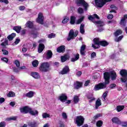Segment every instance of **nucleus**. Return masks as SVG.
Segmentation results:
<instances>
[{"label":"nucleus","instance_id":"nucleus-1","mask_svg":"<svg viewBox=\"0 0 127 127\" xmlns=\"http://www.w3.org/2000/svg\"><path fill=\"white\" fill-rule=\"evenodd\" d=\"M111 80H116L117 79V73L115 71H111L110 72H105L104 73V78L105 79V83H100L98 85H95L94 89L95 91H99L101 89H105L106 85L110 83V78Z\"/></svg>","mask_w":127,"mask_h":127},{"label":"nucleus","instance_id":"nucleus-2","mask_svg":"<svg viewBox=\"0 0 127 127\" xmlns=\"http://www.w3.org/2000/svg\"><path fill=\"white\" fill-rule=\"evenodd\" d=\"M95 18L99 19L100 17H99V16L97 15V14H94L93 16L90 15L88 17V19L89 20H91V21H92L93 23H95V24H98L97 25V27H102V26H104V25H105V23L103 22V21H94Z\"/></svg>","mask_w":127,"mask_h":127},{"label":"nucleus","instance_id":"nucleus-3","mask_svg":"<svg viewBox=\"0 0 127 127\" xmlns=\"http://www.w3.org/2000/svg\"><path fill=\"white\" fill-rule=\"evenodd\" d=\"M50 64L48 62L43 63L39 67V70L41 72H48L50 70Z\"/></svg>","mask_w":127,"mask_h":127},{"label":"nucleus","instance_id":"nucleus-4","mask_svg":"<svg viewBox=\"0 0 127 127\" xmlns=\"http://www.w3.org/2000/svg\"><path fill=\"white\" fill-rule=\"evenodd\" d=\"M74 121H75V124L77 125V127H81V126L84 125L85 118L82 116H79L76 117Z\"/></svg>","mask_w":127,"mask_h":127},{"label":"nucleus","instance_id":"nucleus-5","mask_svg":"<svg viewBox=\"0 0 127 127\" xmlns=\"http://www.w3.org/2000/svg\"><path fill=\"white\" fill-rule=\"evenodd\" d=\"M94 44L96 45H101V46H107L109 45V43H108L106 41H100V39L99 38H95L93 40Z\"/></svg>","mask_w":127,"mask_h":127},{"label":"nucleus","instance_id":"nucleus-6","mask_svg":"<svg viewBox=\"0 0 127 127\" xmlns=\"http://www.w3.org/2000/svg\"><path fill=\"white\" fill-rule=\"evenodd\" d=\"M78 33L79 32L77 30L74 33L72 29L70 30L68 34V37L67 38V41H70L71 39H74V37H76Z\"/></svg>","mask_w":127,"mask_h":127},{"label":"nucleus","instance_id":"nucleus-7","mask_svg":"<svg viewBox=\"0 0 127 127\" xmlns=\"http://www.w3.org/2000/svg\"><path fill=\"white\" fill-rule=\"evenodd\" d=\"M120 75L122 76V78H121V82L123 83H126L127 80V69H122L120 71Z\"/></svg>","mask_w":127,"mask_h":127},{"label":"nucleus","instance_id":"nucleus-8","mask_svg":"<svg viewBox=\"0 0 127 127\" xmlns=\"http://www.w3.org/2000/svg\"><path fill=\"white\" fill-rule=\"evenodd\" d=\"M75 3H76L77 6L83 5L85 10H87V8L89 6L88 3H87L84 0H76Z\"/></svg>","mask_w":127,"mask_h":127},{"label":"nucleus","instance_id":"nucleus-9","mask_svg":"<svg viewBox=\"0 0 127 127\" xmlns=\"http://www.w3.org/2000/svg\"><path fill=\"white\" fill-rule=\"evenodd\" d=\"M112 0H95V4L97 7H103L104 4H105V1L107 2L111 1Z\"/></svg>","mask_w":127,"mask_h":127},{"label":"nucleus","instance_id":"nucleus-10","mask_svg":"<svg viewBox=\"0 0 127 127\" xmlns=\"http://www.w3.org/2000/svg\"><path fill=\"white\" fill-rule=\"evenodd\" d=\"M44 20V17H43V14L42 13L40 12L38 14V18L36 19L37 22L38 23H40V24H43Z\"/></svg>","mask_w":127,"mask_h":127},{"label":"nucleus","instance_id":"nucleus-11","mask_svg":"<svg viewBox=\"0 0 127 127\" xmlns=\"http://www.w3.org/2000/svg\"><path fill=\"white\" fill-rule=\"evenodd\" d=\"M59 100H60L62 103H65L68 100V97L66 94L63 93L59 97Z\"/></svg>","mask_w":127,"mask_h":127},{"label":"nucleus","instance_id":"nucleus-12","mask_svg":"<svg viewBox=\"0 0 127 127\" xmlns=\"http://www.w3.org/2000/svg\"><path fill=\"white\" fill-rule=\"evenodd\" d=\"M31 108L28 106H25L20 108V111L23 114H28L30 111Z\"/></svg>","mask_w":127,"mask_h":127},{"label":"nucleus","instance_id":"nucleus-13","mask_svg":"<svg viewBox=\"0 0 127 127\" xmlns=\"http://www.w3.org/2000/svg\"><path fill=\"white\" fill-rule=\"evenodd\" d=\"M69 71L70 69H69V66H65L60 72V74H61L62 75H65V74H68Z\"/></svg>","mask_w":127,"mask_h":127},{"label":"nucleus","instance_id":"nucleus-14","mask_svg":"<svg viewBox=\"0 0 127 127\" xmlns=\"http://www.w3.org/2000/svg\"><path fill=\"white\" fill-rule=\"evenodd\" d=\"M57 52L62 53L65 52V46H61L57 49Z\"/></svg>","mask_w":127,"mask_h":127},{"label":"nucleus","instance_id":"nucleus-15","mask_svg":"<svg viewBox=\"0 0 127 127\" xmlns=\"http://www.w3.org/2000/svg\"><path fill=\"white\" fill-rule=\"evenodd\" d=\"M85 49H86V45H82L80 48V54L85 56Z\"/></svg>","mask_w":127,"mask_h":127},{"label":"nucleus","instance_id":"nucleus-16","mask_svg":"<svg viewBox=\"0 0 127 127\" xmlns=\"http://www.w3.org/2000/svg\"><path fill=\"white\" fill-rule=\"evenodd\" d=\"M100 106H102V102H101V100L100 99H98L95 103V109L96 110H98V108Z\"/></svg>","mask_w":127,"mask_h":127},{"label":"nucleus","instance_id":"nucleus-17","mask_svg":"<svg viewBox=\"0 0 127 127\" xmlns=\"http://www.w3.org/2000/svg\"><path fill=\"white\" fill-rule=\"evenodd\" d=\"M31 75L35 79H39L40 78V75L37 72H32Z\"/></svg>","mask_w":127,"mask_h":127},{"label":"nucleus","instance_id":"nucleus-18","mask_svg":"<svg viewBox=\"0 0 127 127\" xmlns=\"http://www.w3.org/2000/svg\"><path fill=\"white\" fill-rule=\"evenodd\" d=\"M85 25L84 24H81L80 26L79 31L81 34H84L85 33Z\"/></svg>","mask_w":127,"mask_h":127},{"label":"nucleus","instance_id":"nucleus-19","mask_svg":"<svg viewBox=\"0 0 127 127\" xmlns=\"http://www.w3.org/2000/svg\"><path fill=\"white\" fill-rule=\"evenodd\" d=\"M28 126L30 127H36L38 126V124L35 121L30 122L28 123Z\"/></svg>","mask_w":127,"mask_h":127},{"label":"nucleus","instance_id":"nucleus-20","mask_svg":"<svg viewBox=\"0 0 127 127\" xmlns=\"http://www.w3.org/2000/svg\"><path fill=\"white\" fill-rule=\"evenodd\" d=\"M45 46L43 44H39L38 48V52L39 53H41L42 51L44 50Z\"/></svg>","mask_w":127,"mask_h":127},{"label":"nucleus","instance_id":"nucleus-21","mask_svg":"<svg viewBox=\"0 0 127 127\" xmlns=\"http://www.w3.org/2000/svg\"><path fill=\"white\" fill-rule=\"evenodd\" d=\"M13 30H15L17 33H20V30H21V26H16L13 27Z\"/></svg>","mask_w":127,"mask_h":127},{"label":"nucleus","instance_id":"nucleus-22","mask_svg":"<svg viewBox=\"0 0 127 127\" xmlns=\"http://www.w3.org/2000/svg\"><path fill=\"white\" fill-rule=\"evenodd\" d=\"M6 45H8V40L7 39H5L4 42L1 43V46L2 48H6Z\"/></svg>","mask_w":127,"mask_h":127},{"label":"nucleus","instance_id":"nucleus-23","mask_svg":"<svg viewBox=\"0 0 127 127\" xmlns=\"http://www.w3.org/2000/svg\"><path fill=\"white\" fill-rule=\"evenodd\" d=\"M112 121L115 124H117L118 125H120L121 124V121L117 117H114L112 118Z\"/></svg>","mask_w":127,"mask_h":127},{"label":"nucleus","instance_id":"nucleus-24","mask_svg":"<svg viewBox=\"0 0 127 127\" xmlns=\"http://www.w3.org/2000/svg\"><path fill=\"white\" fill-rule=\"evenodd\" d=\"M25 96L27 97V98H32V97L34 96V92L32 91H29L27 94H25Z\"/></svg>","mask_w":127,"mask_h":127},{"label":"nucleus","instance_id":"nucleus-25","mask_svg":"<svg viewBox=\"0 0 127 127\" xmlns=\"http://www.w3.org/2000/svg\"><path fill=\"white\" fill-rule=\"evenodd\" d=\"M29 113L32 116H38V111L37 110L33 111L31 108Z\"/></svg>","mask_w":127,"mask_h":127},{"label":"nucleus","instance_id":"nucleus-26","mask_svg":"<svg viewBox=\"0 0 127 127\" xmlns=\"http://www.w3.org/2000/svg\"><path fill=\"white\" fill-rule=\"evenodd\" d=\"M61 59L62 62H65V61H67V59H69V56L66 55L64 56H62Z\"/></svg>","mask_w":127,"mask_h":127},{"label":"nucleus","instance_id":"nucleus-27","mask_svg":"<svg viewBox=\"0 0 127 127\" xmlns=\"http://www.w3.org/2000/svg\"><path fill=\"white\" fill-rule=\"evenodd\" d=\"M52 55H53L52 51L50 50L48 51L47 53V59H50L51 58H52Z\"/></svg>","mask_w":127,"mask_h":127},{"label":"nucleus","instance_id":"nucleus-28","mask_svg":"<svg viewBox=\"0 0 127 127\" xmlns=\"http://www.w3.org/2000/svg\"><path fill=\"white\" fill-rule=\"evenodd\" d=\"M16 35V34H15V33H13L11 35L8 36L7 38H8V40L9 41H10L12 40V39H13V38H14V37H15Z\"/></svg>","mask_w":127,"mask_h":127},{"label":"nucleus","instance_id":"nucleus-29","mask_svg":"<svg viewBox=\"0 0 127 127\" xmlns=\"http://www.w3.org/2000/svg\"><path fill=\"white\" fill-rule=\"evenodd\" d=\"M26 27H29V28H32L33 27V23L31 21H28L25 24Z\"/></svg>","mask_w":127,"mask_h":127},{"label":"nucleus","instance_id":"nucleus-30","mask_svg":"<svg viewBox=\"0 0 127 127\" xmlns=\"http://www.w3.org/2000/svg\"><path fill=\"white\" fill-rule=\"evenodd\" d=\"M76 20V17L71 16L70 17V24H75V21Z\"/></svg>","mask_w":127,"mask_h":127},{"label":"nucleus","instance_id":"nucleus-31","mask_svg":"<svg viewBox=\"0 0 127 127\" xmlns=\"http://www.w3.org/2000/svg\"><path fill=\"white\" fill-rule=\"evenodd\" d=\"M82 87V83L77 81L76 82V84L75 85L74 88L75 89H80Z\"/></svg>","mask_w":127,"mask_h":127},{"label":"nucleus","instance_id":"nucleus-32","mask_svg":"<svg viewBox=\"0 0 127 127\" xmlns=\"http://www.w3.org/2000/svg\"><path fill=\"white\" fill-rule=\"evenodd\" d=\"M30 34L33 37H34V38H36L37 35H38V33H37V32L36 31H31L30 32Z\"/></svg>","mask_w":127,"mask_h":127},{"label":"nucleus","instance_id":"nucleus-33","mask_svg":"<svg viewBox=\"0 0 127 127\" xmlns=\"http://www.w3.org/2000/svg\"><path fill=\"white\" fill-rule=\"evenodd\" d=\"M79 58V54H76L74 55V58H72L71 60V62H75V61H77Z\"/></svg>","mask_w":127,"mask_h":127},{"label":"nucleus","instance_id":"nucleus-34","mask_svg":"<svg viewBox=\"0 0 127 127\" xmlns=\"http://www.w3.org/2000/svg\"><path fill=\"white\" fill-rule=\"evenodd\" d=\"M79 97L77 95H75L73 97V102L74 104H78L79 103Z\"/></svg>","mask_w":127,"mask_h":127},{"label":"nucleus","instance_id":"nucleus-35","mask_svg":"<svg viewBox=\"0 0 127 127\" xmlns=\"http://www.w3.org/2000/svg\"><path fill=\"white\" fill-rule=\"evenodd\" d=\"M120 24L122 26H126V24H127V20L122 19L120 21Z\"/></svg>","mask_w":127,"mask_h":127},{"label":"nucleus","instance_id":"nucleus-36","mask_svg":"<svg viewBox=\"0 0 127 127\" xmlns=\"http://www.w3.org/2000/svg\"><path fill=\"white\" fill-rule=\"evenodd\" d=\"M84 18H85V17L82 16L81 18L78 19L75 22L76 24H80L82 22V21L84 20Z\"/></svg>","mask_w":127,"mask_h":127},{"label":"nucleus","instance_id":"nucleus-37","mask_svg":"<svg viewBox=\"0 0 127 127\" xmlns=\"http://www.w3.org/2000/svg\"><path fill=\"white\" fill-rule=\"evenodd\" d=\"M123 33V31L121 30H118L115 33L114 35L115 36H119V35H121Z\"/></svg>","mask_w":127,"mask_h":127},{"label":"nucleus","instance_id":"nucleus-38","mask_svg":"<svg viewBox=\"0 0 127 127\" xmlns=\"http://www.w3.org/2000/svg\"><path fill=\"white\" fill-rule=\"evenodd\" d=\"M124 109H125L124 106H118L117 107V111L118 112H121V111H123Z\"/></svg>","mask_w":127,"mask_h":127},{"label":"nucleus","instance_id":"nucleus-39","mask_svg":"<svg viewBox=\"0 0 127 127\" xmlns=\"http://www.w3.org/2000/svg\"><path fill=\"white\" fill-rule=\"evenodd\" d=\"M43 119H47V118H50V115L48 113H44L42 114Z\"/></svg>","mask_w":127,"mask_h":127},{"label":"nucleus","instance_id":"nucleus-40","mask_svg":"<svg viewBox=\"0 0 127 127\" xmlns=\"http://www.w3.org/2000/svg\"><path fill=\"white\" fill-rule=\"evenodd\" d=\"M32 64L34 67H37V66H38V64H39V63L38 62V61L35 60L32 62Z\"/></svg>","mask_w":127,"mask_h":127},{"label":"nucleus","instance_id":"nucleus-41","mask_svg":"<svg viewBox=\"0 0 127 127\" xmlns=\"http://www.w3.org/2000/svg\"><path fill=\"white\" fill-rule=\"evenodd\" d=\"M77 12L79 14H82V13H84V9L83 8L79 7L77 9Z\"/></svg>","mask_w":127,"mask_h":127},{"label":"nucleus","instance_id":"nucleus-42","mask_svg":"<svg viewBox=\"0 0 127 127\" xmlns=\"http://www.w3.org/2000/svg\"><path fill=\"white\" fill-rule=\"evenodd\" d=\"M87 98H88V100H89L90 103H91L92 102V101L95 100V97H94V96H93V95H88L87 96Z\"/></svg>","mask_w":127,"mask_h":127},{"label":"nucleus","instance_id":"nucleus-43","mask_svg":"<svg viewBox=\"0 0 127 127\" xmlns=\"http://www.w3.org/2000/svg\"><path fill=\"white\" fill-rule=\"evenodd\" d=\"M7 96L9 98H10L11 97H14V96H15V93H14V92H13L12 91L9 92V94H8Z\"/></svg>","mask_w":127,"mask_h":127},{"label":"nucleus","instance_id":"nucleus-44","mask_svg":"<svg viewBox=\"0 0 127 127\" xmlns=\"http://www.w3.org/2000/svg\"><path fill=\"white\" fill-rule=\"evenodd\" d=\"M123 38H124V36L121 35L119 38H116L115 40L116 42H119V41H121Z\"/></svg>","mask_w":127,"mask_h":127},{"label":"nucleus","instance_id":"nucleus-45","mask_svg":"<svg viewBox=\"0 0 127 127\" xmlns=\"http://www.w3.org/2000/svg\"><path fill=\"white\" fill-rule=\"evenodd\" d=\"M14 64L16 65V67H18V68H19L20 67V63L18 60H16L14 61Z\"/></svg>","mask_w":127,"mask_h":127},{"label":"nucleus","instance_id":"nucleus-46","mask_svg":"<svg viewBox=\"0 0 127 127\" xmlns=\"http://www.w3.org/2000/svg\"><path fill=\"white\" fill-rule=\"evenodd\" d=\"M103 125V122L99 121L96 123V126L98 127H101Z\"/></svg>","mask_w":127,"mask_h":127},{"label":"nucleus","instance_id":"nucleus-47","mask_svg":"<svg viewBox=\"0 0 127 127\" xmlns=\"http://www.w3.org/2000/svg\"><path fill=\"white\" fill-rule=\"evenodd\" d=\"M68 21H69V18L68 17L64 18L62 21V23L65 24V23H67Z\"/></svg>","mask_w":127,"mask_h":127},{"label":"nucleus","instance_id":"nucleus-48","mask_svg":"<svg viewBox=\"0 0 127 127\" xmlns=\"http://www.w3.org/2000/svg\"><path fill=\"white\" fill-rule=\"evenodd\" d=\"M6 121H15L16 120V117H10L7 118Z\"/></svg>","mask_w":127,"mask_h":127},{"label":"nucleus","instance_id":"nucleus-49","mask_svg":"<svg viewBox=\"0 0 127 127\" xmlns=\"http://www.w3.org/2000/svg\"><path fill=\"white\" fill-rule=\"evenodd\" d=\"M108 96V91H105L102 96L104 101H106V97Z\"/></svg>","mask_w":127,"mask_h":127},{"label":"nucleus","instance_id":"nucleus-50","mask_svg":"<svg viewBox=\"0 0 127 127\" xmlns=\"http://www.w3.org/2000/svg\"><path fill=\"white\" fill-rule=\"evenodd\" d=\"M120 125H121L122 127H127V122H121Z\"/></svg>","mask_w":127,"mask_h":127},{"label":"nucleus","instance_id":"nucleus-51","mask_svg":"<svg viewBox=\"0 0 127 127\" xmlns=\"http://www.w3.org/2000/svg\"><path fill=\"white\" fill-rule=\"evenodd\" d=\"M62 116L63 119H64V120L67 119V114H66V113L63 112L62 114Z\"/></svg>","mask_w":127,"mask_h":127},{"label":"nucleus","instance_id":"nucleus-52","mask_svg":"<svg viewBox=\"0 0 127 127\" xmlns=\"http://www.w3.org/2000/svg\"><path fill=\"white\" fill-rule=\"evenodd\" d=\"M55 37V34L51 33L48 35L49 38H54Z\"/></svg>","mask_w":127,"mask_h":127},{"label":"nucleus","instance_id":"nucleus-53","mask_svg":"<svg viewBox=\"0 0 127 127\" xmlns=\"http://www.w3.org/2000/svg\"><path fill=\"white\" fill-rule=\"evenodd\" d=\"M2 52L3 53V55H8V51L5 50H2Z\"/></svg>","mask_w":127,"mask_h":127},{"label":"nucleus","instance_id":"nucleus-54","mask_svg":"<svg viewBox=\"0 0 127 127\" xmlns=\"http://www.w3.org/2000/svg\"><path fill=\"white\" fill-rule=\"evenodd\" d=\"M0 2H3L6 4H8L9 3L8 0H0Z\"/></svg>","mask_w":127,"mask_h":127},{"label":"nucleus","instance_id":"nucleus-55","mask_svg":"<svg viewBox=\"0 0 127 127\" xmlns=\"http://www.w3.org/2000/svg\"><path fill=\"white\" fill-rule=\"evenodd\" d=\"M1 60H2V61H3V62H5V63H7V62H8V59L6 58H1Z\"/></svg>","mask_w":127,"mask_h":127},{"label":"nucleus","instance_id":"nucleus-56","mask_svg":"<svg viewBox=\"0 0 127 127\" xmlns=\"http://www.w3.org/2000/svg\"><path fill=\"white\" fill-rule=\"evenodd\" d=\"M0 127H5V122H2L0 123Z\"/></svg>","mask_w":127,"mask_h":127},{"label":"nucleus","instance_id":"nucleus-57","mask_svg":"<svg viewBox=\"0 0 127 127\" xmlns=\"http://www.w3.org/2000/svg\"><path fill=\"white\" fill-rule=\"evenodd\" d=\"M13 71L15 72L16 73L19 72V68H17L16 67H13Z\"/></svg>","mask_w":127,"mask_h":127},{"label":"nucleus","instance_id":"nucleus-58","mask_svg":"<svg viewBox=\"0 0 127 127\" xmlns=\"http://www.w3.org/2000/svg\"><path fill=\"white\" fill-rule=\"evenodd\" d=\"M101 116H102V115L101 114H98L95 115L94 117V120H97V119H98V118H100L101 117Z\"/></svg>","mask_w":127,"mask_h":127},{"label":"nucleus","instance_id":"nucleus-59","mask_svg":"<svg viewBox=\"0 0 127 127\" xmlns=\"http://www.w3.org/2000/svg\"><path fill=\"white\" fill-rule=\"evenodd\" d=\"M96 57V53L93 52L91 55V58L93 59V58H95Z\"/></svg>","mask_w":127,"mask_h":127},{"label":"nucleus","instance_id":"nucleus-60","mask_svg":"<svg viewBox=\"0 0 127 127\" xmlns=\"http://www.w3.org/2000/svg\"><path fill=\"white\" fill-rule=\"evenodd\" d=\"M81 75L82 72L81 71H79L76 72V76H77V77H80Z\"/></svg>","mask_w":127,"mask_h":127},{"label":"nucleus","instance_id":"nucleus-61","mask_svg":"<svg viewBox=\"0 0 127 127\" xmlns=\"http://www.w3.org/2000/svg\"><path fill=\"white\" fill-rule=\"evenodd\" d=\"M114 17V15L112 14H109L107 16L108 19H112Z\"/></svg>","mask_w":127,"mask_h":127},{"label":"nucleus","instance_id":"nucleus-62","mask_svg":"<svg viewBox=\"0 0 127 127\" xmlns=\"http://www.w3.org/2000/svg\"><path fill=\"white\" fill-rule=\"evenodd\" d=\"M116 85V84H112L110 85V89H114V88H115Z\"/></svg>","mask_w":127,"mask_h":127},{"label":"nucleus","instance_id":"nucleus-63","mask_svg":"<svg viewBox=\"0 0 127 127\" xmlns=\"http://www.w3.org/2000/svg\"><path fill=\"white\" fill-rule=\"evenodd\" d=\"M20 42V39H16L14 42V43H15V44L17 45V44H18Z\"/></svg>","mask_w":127,"mask_h":127},{"label":"nucleus","instance_id":"nucleus-64","mask_svg":"<svg viewBox=\"0 0 127 127\" xmlns=\"http://www.w3.org/2000/svg\"><path fill=\"white\" fill-rule=\"evenodd\" d=\"M19 9L20 10H24V9H25V7L24 6H21L19 7Z\"/></svg>","mask_w":127,"mask_h":127}]
</instances>
